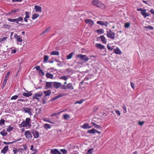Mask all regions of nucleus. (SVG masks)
Listing matches in <instances>:
<instances>
[{"label":"nucleus","instance_id":"6ab92c4d","mask_svg":"<svg viewBox=\"0 0 154 154\" xmlns=\"http://www.w3.org/2000/svg\"><path fill=\"white\" fill-rule=\"evenodd\" d=\"M34 9L36 12H42V8L41 7L35 5L34 6Z\"/></svg>","mask_w":154,"mask_h":154},{"label":"nucleus","instance_id":"680f3d73","mask_svg":"<svg viewBox=\"0 0 154 154\" xmlns=\"http://www.w3.org/2000/svg\"><path fill=\"white\" fill-rule=\"evenodd\" d=\"M44 128L47 130L48 129H50L51 128V126H44Z\"/></svg>","mask_w":154,"mask_h":154},{"label":"nucleus","instance_id":"6e6552de","mask_svg":"<svg viewBox=\"0 0 154 154\" xmlns=\"http://www.w3.org/2000/svg\"><path fill=\"white\" fill-rule=\"evenodd\" d=\"M65 94L64 93H60L59 95L55 97L54 98H53L51 100V101H53L55 100L60 98V97L65 96Z\"/></svg>","mask_w":154,"mask_h":154},{"label":"nucleus","instance_id":"a19ab883","mask_svg":"<svg viewBox=\"0 0 154 154\" xmlns=\"http://www.w3.org/2000/svg\"><path fill=\"white\" fill-rule=\"evenodd\" d=\"M145 28L148 29L149 30H152L154 28L152 26H145L144 27Z\"/></svg>","mask_w":154,"mask_h":154},{"label":"nucleus","instance_id":"9b49d317","mask_svg":"<svg viewBox=\"0 0 154 154\" xmlns=\"http://www.w3.org/2000/svg\"><path fill=\"white\" fill-rule=\"evenodd\" d=\"M66 86V89H68L70 90H73L74 89V87L71 83H69L67 84Z\"/></svg>","mask_w":154,"mask_h":154},{"label":"nucleus","instance_id":"603ef678","mask_svg":"<svg viewBox=\"0 0 154 154\" xmlns=\"http://www.w3.org/2000/svg\"><path fill=\"white\" fill-rule=\"evenodd\" d=\"M60 151L62 152L63 154H66L67 153V151L65 149H61Z\"/></svg>","mask_w":154,"mask_h":154},{"label":"nucleus","instance_id":"774afa93","mask_svg":"<svg viewBox=\"0 0 154 154\" xmlns=\"http://www.w3.org/2000/svg\"><path fill=\"white\" fill-rule=\"evenodd\" d=\"M151 13L154 15V9H151L149 11Z\"/></svg>","mask_w":154,"mask_h":154},{"label":"nucleus","instance_id":"4468645a","mask_svg":"<svg viewBox=\"0 0 154 154\" xmlns=\"http://www.w3.org/2000/svg\"><path fill=\"white\" fill-rule=\"evenodd\" d=\"M32 133L33 136L35 138H38L39 137V133L36 130H33Z\"/></svg>","mask_w":154,"mask_h":154},{"label":"nucleus","instance_id":"2f4dec72","mask_svg":"<svg viewBox=\"0 0 154 154\" xmlns=\"http://www.w3.org/2000/svg\"><path fill=\"white\" fill-rule=\"evenodd\" d=\"M8 38L6 36L0 38V42H4Z\"/></svg>","mask_w":154,"mask_h":154},{"label":"nucleus","instance_id":"7ed1b4c3","mask_svg":"<svg viewBox=\"0 0 154 154\" xmlns=\"http://www.w3.org/2000/svg\"><path fill=\"white\" fill-rule=\"evenodd\" d=\"M43 95V92L40 91L37 93L35 94L34 95H33L32 98L35 99L39 101L40 99L39 98H38V97H41Z\"/></svg>","mask_w":154,"mask_h":154},{"label":"nucleus","instance_id":"20e7f679","mask_svg":"<svg viewBox=\"0 0 154 154\" xmlns=\"http://www.w3.org/2000/svg\"><path fill=\"white\" fill-rule=\"evenodd\" d=\"M77 56L78 57H80L82 60H84L86 62L88 61L89 60V58L85 55H83L82 54L77 55Z\"/></svg>","mask_w":154,"mask_h":154},{"label":"nucleus","instance_id":"412c9836","mask_svg":"<svg viewBox=\"0 0 154 154\" xmlns=\"http://www.w3.org/2000/svg\"><path fill=\"white\" fill-rule=\"evenodd\" d=\"M44 93L46 97L49 96L51 93V91L50 90L44 91Z\"/></svg>","mask_w":154,"mask_h":154},{"label":"nucleus","instance_id":"6e6d98bb","mask_svg":"<svg viewBox=\"0 0 154 154\" xmlns=\"http://www.w3.org/2000/svg\"><path fill=\"white\" fill-rule=\"evenodd\" d=\"M15 142V141H13L12 142H4V143L6 145L7 144H12L13 143H14Z\"/></svg>","mask_w":154,"mask_h":154},{"label":"nucleus","instance_id":"ea45409f","mask_svg":"<svg viewBox=\"0 0 154 154\" xmlns=\"http://www.w3.org/2000/svg\"><path fill=\"white\" fill-rule=\"evenodd\" d=\"M63 117L66 119H68L69 118V116L67 114H65L63 115Z\"/></svg>","mask_w":154,"mask_h":154},{"label":"nucleus","instance_id":"2eb2a0df","mask_svg":"<svg viewBox=\"0 0 154 154\" xmlns=\"http://www.w3.org/2000/svg\"><path fill=\"white\" fill-rule=\"evenodd\" d=\"M95 46L97 48L100 49H104L105 48V47L104 45L100 43L96 44Z\"/></svg>","mask_w":154,"mask_h":154},{"label":"nucleus","instance_id":"b1692460","mask_svg":"<svg viewBox=\"0 0 154 154\" xmlns=\"http://www.w3.org/2000/svg\"><path fill=\"white\" fill-rule=\"evenodd\" d=\"M8 146H5L1 150V153L5 154L8 150Z\"/></svg>","mask_w":154,"mask_h":154},{"label":"nucleus","instance_id":"423d86ee","mask_svg":"<svg viewBox=\"0 0 154 154\" xmlns=\"http://www.w3.org/2000/svg\"><path fill=\"white\" fill-rule=\"evenodd\" d=\"M85 22L89 26H92L94 25V21L91 19H86L85 20Z\"/></svg>","mask_w":154,"mask_h":154},{"label":"nucleus","instance_id":"393cba45","mask_svg":"<svg viewBox=\"0 0 154 154\" xmlns=\"http://www.w3.org/2000/svg\"><path fill=\"white\" fill-rule=\"evenodd\" d=\"M46 76L47 78L53 79L54 78V75L53 74L49 73H47L46 74Z\"/></svg>","mask_w":154,"mask_h":154},{"label":"nucleus","instance_id":"c9c22d12","mask_svg":"<svg viewBox=\"0 0 154 154\" xmlns=\"http://www.w3.org/2000/svg\"><path fill=\"white\" fill-rule=\"evenodd\" d=\"M73 53H71L70 54H69L67 56V58L68 59H71L73 55Z\"/></svg>","mask_w":154,"mask_h":154},{"label":"nucleus","instance_id":"58836bf2","mask_svg":"<svg viewBox=\"0 0 154 154\" xmlns=\"http://www.w3.org/2000/svg\"><path fill=\"white\" fill-rule=\"evenodd\" d=\"M10 74V72H8L7 73L5 76L4 81H6L8 79V76Z\"/></svg>","mask_w":154,"mask_h":154},{"label":"nucleus","instance_id":"8fccbe9b","mask_svg":"<svg viewBox=\"0 0 154 154\" xmlns=\"http://www.w3.org/2000/svg\"><path fill=\"white\" fill-rule=\"evenodd\" d=\"M18 97V96L17 95H15L14 96L11 97V100H15Z\"/></svg>","mask_w":154,"mask_h":154},{"label":"nucleus","instance_id":"79ce46f5","mask_svg":"<svg viewBox=\"0 0 154 154\" xmlns=\"http://www.w3.org/2000/svg\"><path fill=\"white\" fill-rule=\"evenodd\" d=\"M122 108L124 109V113H125L127 112V108L125 104H123L122 106Z\"/></svg>","mask_w":154,"mask_h":154},{"label":"nucleus","instance_id":"f257e3e1","mask_svg":"<svg viewBox=\"0 0 154 154\" xmlns=\"http://www.w3.org/2000/svg\"><path fill=\"white\" fill-rule=\"evenodd\" d=\"M92 4L102 9L106 8V6L98 0H93L92 2Z\"/></svg>","mask_w":154,"mask_h":154},{"label":"nucleus","instance_id":"f03ea898","mask_svg":"<svg viewBox=\"0 0 154 154\" xmlns=\"http://www.w3.org/2000/svg\"><path fill=\"white\" fill-rule=\"evenodd\" d=\"M107 36L112 39H114L115 37V33L113 32L112 30L109 29L106 32Z\"/></svg>","mask_w":154,"mask_h":154},{"label":"nucleus","instance_id":"09e8293b","mask_svg":"<svg viewBox=\"0 0 154 154\" xmlns=\"http://www.w3.org/2000/svg\"><path fill=\"white\" fill-rule=\"evenodd\" d=\"M61 88L62 89H64V90H66V86H65V85H62L61 84V86H60Z\"/></svg>","mask_w":154,"mask_h":154},{"label":"nucleus","instance_id":"dca6fc26","mask_svg":"<svg viewBox=\"0 0 154 154\" xmlns=\"http://www.w3.org/2000/svg\"><path fill=\"white\" fill-rule=\"evenodd\" d=\"M146 10L144 9V10L142 12H141V14L143 16L144 18H146V17L149 16V15L146 12Z\"/></svg>","mask_w":154,"mask_h":154},{"label":"nucleus","instance_id":"864d4df0","mask_svg":"<svg viewBox=\"0 0 154 154\" xmlns=\"http://www.w3.org/2000/svg\"><path fill=\"white\" fill-rule=\"evenodd\" d=\"M13 128L11 126H9L7 129V131L10 132L13 130Z\"/></svg>","mask_w":154,"mask_h":154},{"label":"nucleus","instance_id":"de8ad7c7","mask_svg":"<svg viewBox=\"0 0 154 154\" xmlns=\"http://www.w3.org/2000/svg\"><path fill=\"white\" fill-rule=\"evenodd\" d=\"M107 48L108 50L111 51L114 49L113 46H110L108 45H107Z\"/></svg>","mask_w":154,"mask_h":154},{"label":"nucleus","instance_id":"a211bd4d","mask_svg":"<svg viewBox=\"0 0 154 154\" xmlns=\"http://www.w3.org/2000/svg\"><path fill=\"white\" fill-rule=\"evenodd\" d=\"M97 24L101 25H104L107 26L108 23L107 22H105L104 21H98L97 22Z\"/></svg>","mask_w":154,"mask_h":154},{"label":"nucleus","instance_id":"39448f33","mask_svg":"<svg viewBox=\"0 0 154 154\" xmlns=\"http://www.w3.org/2000/svg\"><path fill=\"white\" fill-rule=\"evenodd\" d=\"M31 119L29 118H26L25 121H23L21 123L20 125H31L30 124Z\"/></svg>","mask_w":154,"mask_h":154},{"label":"nucleus","instance_id":"f8f14e48","mask_svg":"<svg viewBox=\"0 0 154 154\" xmlns=\"http://www.w3.org/2000/svg\"><path fill=\"white\" fill-rule=\"evenodd\" d=\"M51 153L52 154H62L61 152L57 149H51Z\"/></svg>","mask_w":154,"mask_h":154},{"label":"nucleus","instance_id":"bb28decb","mask_svg":"<svg viewBox=\"0 0 154 154\" xmlns=\"http://www.w3.org/2000/svg\"><path fill=\"white\" fill-rule=\"evenodd\" d=\"M23 95L25 97H29L32 95V93L30 92H29L28 93H24L23 94Z\"/></svg>","mask_w":154,"mask_h":154},{"label":"nucleus","instance_id":"c756f323","mask_svg":"<svg viewBox=\"0 0 154 154\" xmlns=\"http://www.w3.org/2000/svg\"><path fill=\"white\" fill-rule=\"evenodd\" d=\"M96 130L94 129H92L91 130L88 131V133L94 134L96 133Z\"/></svg>","mask_w":154,"mask_h":154},{"label":"nucleus","instance_id":"37998d69","mask_svg":"<svg viewBox=\"0 0 154 154\" xmlns=\"http://www.w3.org/2000/svg\"><path fill=\"white\" fill-rule=\"evenodd\" d=\"M93 149L92 148L88 150V152L87 154H92L93 152Z\"/></svg>","mask_w":154,"mask_h":154},{"label":"nucleus","instance_id":"a18cd8bd","mask_svg":"<svg viewBox=\"0 0 154 154\" xmlns=\"http://www.w3.org/2000/svg\"><path fill=\"white\" fill-rule=\"evenodd\" d=\"M59 112L57 113H55L51 114L50 115L51 117H54V116H57L59 114Z\"/></svg>","mask_w":154,"mask_h":154},{"label":"nucleus","instance_id":"1a4fd4ad","mask_svg":"<svg viewBox=\"0 0 154 154\" xmlns=\"http://www.w3.org/2000/svg\"><path fill=\"white\" fill-rule=\"evenodd\" d=\"M53 83L54 87L56 89L60 88L61 84V83L57 82H54Z\"/></svg>","mask_w":154,"mask_h":154},{"label":"nucleus","instance_id":"ddd939ff","mask_svg":"<svg viewBox=\"0 0 154 154\" xmlns=\"http://www.w3.org/2000/svg\"><path fill=\"white\" fill-rule=\"evenodd\" d=\"M23 111L30 115L31 114V109L29 107H25L22 109Z\"/></svg>","mask_w":154,"mask_h":154},{"label":"nucleus","instance_id":"c03bdc74","mask_svg":"<svg viewBox=\"0 0 154 154\" xmlns=\"http://www.w3.org/2000/svg\"><path fill=\"white\" fill-rule=\"evenodd\" d=\"M81 127L82 128L84 129L90 128L92 127L91 126H81Z\"/></svg>","mask_w":154,"mask_h":154},{"label":"nucleus","instance_id":"e2e57ef3","mask_svg":"<svg viewBox=\"0 0 154 154\" xmlns=\"http://www.w3.org/2000/svg\"><path fill=\"white\" fill-rule=\"evenodd\" d=\"M115 111H116V113L118 116H119L121 115V113H120V112L119 111L117 110H116Z\"/></svg>","mask_w":154,"mask_h":154},{"label":"nucleus","instance_id":"a878e982","mask_svg":"<svg viewBox=\"0 0 154 154\" xmlns=\"http://www.w3.org/2000/svg\"><path fill=\"white\" fill-rule=\"evenodd\" d=\"M114 52L117 54H120L121 53V51L119 48H116L114 49Z\"/></svg>","mask_w":154,"mask_h":154},{"label":"nucleus","instance_id":"9d476101","mask_svg":"<svg viewBox=\"0 0 154 154\" xmlns=\"http://www.w3.org/2000/svg\"><path fill=\"white\" fill-rule=\"evenodd\" d=\"M25 135L26 136V137L28 139H31L32 138V135L30 132L28 131H26L25 132Z\"/></svg>","mask_w":154,"mask_h":154},{"label":"nucleus","instance_id":"f3484780","mask_svg":"<svg viewBox=\"0 0 154 154\" xmlns=\"http://www.w3.org/2000/svg\"><path fill=\"white\" fill-rule=\"evenodd\" d=\"M52 82H46L45 86V89H48L52 87Z\"/></svg>","mask_w":154,"mask_h":154},{"label":"nucleus","instance_id":"4be33fe9","mask_svg":"<svg viewBox=\"0 0 154 154\" xmlns=\"http://www.w3.org/2000/svg\"><path fill=\"white\" fill-rule=\"evenodd\" d=\"M19 11V9H17L15 8H14L12 10L10 11L7 14L10 15V14L16 13Z\"/></svg>","mask_w":154,"mask_h":154},{"label":"nucleus","instance_id":"cd10ccee","mask_svg":"<svg viewBox=\"0 0 154 154\" xmlns=\"http://www.w3.org/2000/svg\"><path fill=\"white\" fill-rule=\"evenodd\" d=\"M59 52L57 51H52L51 53V55H59Z\"/></svg>","mask_w":154,"mask_h":154},{"label":"nucleus","instance_id":"3c124183","mask_svg":"<svg viewBox=\"0 0 154 154\" xmlns=\"http://www.w3.org/2000/svg\"><path fill=\"white\" fill-rule=\"evenodd\" d=\"M130 26V23H126L125 24L124 26L125 28H128Z\"/></svg>","mask_w":154,"mask_h":154},{"label":"nucleus","instance_id":"5fc2aeb1","mask_svg":"<svg viewBox=\"0 0 154 154\" xmlns=\"http://www.w3.org/2000/svg\"><path fill=\"white\" fill-rule=\"evenodd\" d=\"M84 101V100H81L77 101L75 103V104L76 103L82 104Z\"/></svg>","mask_w":154,"mask_h":154},{"label":"nucleus","instance_id":"4c0bfd02","mask_svg":"<svg viewBox=\"0 0 154 154\" xmlns=\"http://www.w3.org/2000/svg\"><path fill=\"white\" fill-rule=\"evenodd\" d=\"M39 75L41 76H42L45 75V73L42 69L40 70L38 72Z\"/></svg>","mask_w":154,"mask_h":154},{"label":"nucleus","instance_id":"e433bc0d","mask_svg":"<svg viewBox=\"0 0 154 154\" xmlns=\"http://www.w3.org/2000/svg\"><path fill=\"white\" fill-rule=\"evenodd\" d=\"M49 57L48 55H45L44 57V61L45 62H46L49 59Z\"/></svg>","mask_w":154,"mask_h":154},{"label":"nucleus","instance_id":"473e14b6","mask_svg":"<svg viewBox=\"0 0 154 154\" xmlns=\"http://www.w3.org/2000/svg\"><path fill=\"white\" fill-rule=\"evenodd\" d=\"M97 32L100 34H103L104 33V30L102 29H99L96 31Z\"/></svg>","mask_w":154,"mask_h":154},{"label":"nucleus","instance_id":"5701e85b","mask_svg":"<svg viewBox=\"0 0 154 154\" xmlns=\"http://www.w3.org/2000/svg\"><path fill=\"white\" fill-rule=\"evenodd\" d=\"M25 13L26 16L24 18V20L26 22H28L27 19L29 18V17L30 13L28 11H27Z\"/></svg>","mask_w":154,"mask_h":154},{"label":"nucleus","instance_id":"72a5a7b5","mask_svg":"<svg viewBox=\"0 0 154 154\" xmlns=\"http://www.w3.org/2000/svg\"><path fill=\"white\" fill-rule=\"evenodd\" d=\"M39 16V15L38 14H34L32 15V18L33 20H34Z\"/></svg>","mask_w":154,"mask_h":154},{"label":"nucleus","instance_id":"bf43d9fd","mask_svg":"<svg viewBox=\"0 0 154 154\" xmlns=\"http://www.w3.org/2000/svg\"><path fill=\"white\" fill-rule=\"evenodd\" d=\"M5 121L4 119H1L0 120V125H3L4 124Z\"/></svg>","mask_w":154,"mask_h":154},{"label":"nucleus","instance_id":"13d9d810","mask_svg":"<svg viewBox=\"0 0 154 154\" xmlns=\"http://www.w3.org/2000/svg\"><path fill=\"white\" fill-rule=\"evenodd\" d=\"M131 85V87L133 88V89L134 90V86L135 84L132 82H130Z\"/></svg>","mask_w":154,"mask_h":154},{"label":"nucleus","instance_id":"052dcab7","mask_svg":"<svg viewBox=\"0 0 154 154\" xmlns=\"http://www.w3.org/2000/svg\"><path fill=\"white\" fill-rule=\"evenodd\" d=\"M35 68L36 69V70L38 71H39L41 69V67L40 66H37L35 67Z\"/></svg>","mask_w":154,"mask_h":154},{"label":"nucleus","instance_id":"0eeeda50","mask_svg":"<svg viewBox=\"0 0 154 154\" xmlns=\"http://www.w3.org/2000/svg\"><path fill=\"white\" fill-rule=\"evenodd\" d=\"M14 37L17 42H21L23 41L22 37L20 35H18L17 34H16L14 35Z\"/></svg>","mask_w":154,"mask_h":154},{"label":"nucleus","instance_id":"0e129e2a","mask_svg":"<svg viewBox=\"0 0 154 154\" xmlns=\"http://www.w3.org/2000/svg\"><path fill=\"white\" fill-rule=\"evenodd\" d=\"M23 18L21 17H20L18 18H17L18 20V23L19 21H22L23 20Z\"/></svg>","mask_w":154,"mask_h":154},{"label":"nucleus","instance_id":"4d7b16f0","mask_svg":"<svg viewBox=\"0 0 154 154\" xmlns=\"http://www.w3.org/2000/svg\"><path fill=\"white\" fill-rule=\"evenodd\" d=\"M13 151L14 153L15 154H16L18 152V150H17V148H16L15 147H14L13 148Z\"/></svg>","mask_w":154,"mask_h":154},{"label":"nucleus","instance_id":"49530a36","mask_svg":"<svg viewBox=\"0 0 154 154\" xmlns=\"http://www.w3.org/2000/svg\"><path fill=\"white\" fill-rule=\"evenodd\" d=\"M50 27H48V28H46L45 30H44L43 32H42V34H44L46 32H48L49 31V30H50Z\"/></svg>","mask_w":154,"mask_h":154},{"label":"nucleus","instance_id":"69168bd1","mask_svg":"<svg viewBox=\"0 0 154 154\" xmlns=\"http://www.w3.org/2000/svg\"><path fill=\"white\" fill-rule=\"evenodd\" d=\"M144 122L143 121L141 122L139 121L138 122V124L140 125H142L144 123Z\"/></svg>","mask_w":154,"mask_h":154},{"label":"nucleus","instance_id":"f704fd0d","mask_svg":"<svg viewBox=\"0 0 154 154\" xmlns=\"http://www.w3.org/2000/svg\"><path fill=\"white\" fill-rule=\"evenodd\" d=\"M59 79L66 81L68 79V77L66 76H63L59 78Z\"/></svg>","mask_w":154,"mask_h":154},{"label":"nucleus","instance_id":"aec40b11","mask_svg":"<svg viewBox=\"0 0 154 154\" xmlns=\"http://www.w3.org/2000/svg\"><path fill=\"white\" fill-rule=\"evenodd\" d=\"M100 38L101 41L104 44H106L107 42L106 39L104 36V35H103L100 36Z\"/></svg>","mask_w":154,"mask_h":154},{"label":"nucleus","instance_id":"c85d7f7f","mask_svg":"<svg viewBox=\"0 0 154 154\" xmlns=\"http://www.w3.org/2000/svg\"><path fill=\"white\" fill-rule=\"evenodd\" d=\"M8 21H9L10 22H14L16 23H18L17 18L12 19L9 18L8 19Z\"/></svg>","mask_w":154,"mask_h":154},{"label":"nucleus","instance_id":"7c9ffc66","mask_svg":"<svg viewBox=\"0 0 154 154\" xmlns=\"http://www.w3.org/2000/svg\"><path fill=\"white\" fill-rule=\"evenodd\" d=\"M0 134L3 136H6L7 134V132L5 130H2V131H1L0 132Z\"/></svg>","mask_w":154,"mask_h":154},{"label":"nucleus","instance_id":"338daca9","mask_svg":"<svg viewBox=\"0 0 154 154\" xmlns=\"http://www.w3.org/2000/svg\"><path fill=\"white\" fill-rule=\"evenodd\" d=\"M137 10L138 11H141V12H142V11L144 10V9H143L141 8H137Z\"/></svg>","mask_w":154,"mask_h":154}]
</instances>
